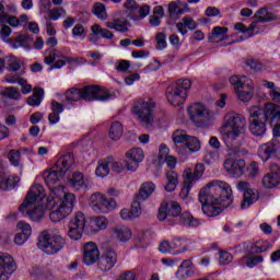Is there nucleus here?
Returning a JSON list of instances; mask_svg holds the SVG:
<instances>
[{"label": "nucleus", "mask_w": 280, "mask_h": 280, "mask_svg": "<svg viewBox=\"0 0 280 280\" xmlns=\"http://www.w3.org/2000/svg\"><path fill=\"white\" fill-rule=\"evenodd\" d=\"M145 159V155L143 154V150L137 148V149H130L126 152V168L128 172H137V168L139 167V163Z\"/></svg>", "instance_id": "dca6fc26"}, {"label": "nucleus", "mask_w": 280, "mask_h": 280, "mask_svg": "<svg viewBox=\"0 0 280 280\" xmlns=\"http://www.w3.org/2000/svg\"><path fill=\"white\" fill-rule=\"evenodd\" d=\"M188 115L190 117V121H192L197 128H208L211 114H209V109H206L202 103H195L190 105L188 107Z\"/></svg>", "instance_id": "0eeeda50"}, {"label": "nucleus", "mask_w": 280, "mask_h": 280, "mask_svg": "<svg viewBox=\"0 0 280 280\" xmlns=\"http://www.w3.org/2000/svg\"><path fill=\"white\" fill-rule=\"evenodd\" d=\"M45 187L40 184L33 185L28 191V194L25 197V200L22 205L19 207V211L24 212L27 210V207H32L34 202H38L40 200L45 199Z\"/></svg>", "instance_id": "f8f14e48"}, {"label": "nucleus", "mask_w": 280, "mask_h": 280, "mask_svg": "<svg viewBox=\"0 0 280 280\" xmlns=\"http://www.w3.org/2000/svg\"><path fill=\"white\" fill-rule=\"evenodd\" d=\"M262 185L266 189H272L277 185H279V175L277 174H267L262 178Z\"/></svg>", "instance_id": "09e8293b"}, {"label": "nucleus", "mask_w": 280, "mask_h": 280, "mask_svg": "<svg viewBox=\"0 0 280 280\" xmlns=\"http://www.w3.org/2000/svg\"><path fill=\"white\" fill-rule=\"evenodd\" d=\"M9 161L11 165L19 167V165H21V152L19 150H11L9 152Z\"/></svg>", "instance_id": "4d7b16f0"}, {"label": "nucleus", "mask_w": 280, "mask_h": 280, "mask_svg": "<svg viewBox=\"0 0 280 280\" xmlns=\"http://www.w3.org/2000/svg\"><path fill=\"white\" fill-rule=\"evenodd\" d=\"M196 27H198V24L191 16H184L183 22L176 23V28L182 36L187 35V28L194 31Z\"/></svg>", "instance_id": "f704fd0d"}, {"label": "nucleus", "mask_w": 280, "mask_h": 280, "mask_svg": "<svg viewBox=\"0 0 280 280\" xmlns=\"http://www.w3.org/2000/svg\"><path fill=\"white\" fill-rule=\"evenodd\" d=\"M65 176V171L58 170H47L43 173V178L48 187V189L52 188L60 178Z\"/></svg>", "instance_id": "bb28decb"}, {"label": "nucleus", "mask_w": 280, "mask_h": 280, "mask_svg": "<svg viewBox=\"0 0 280 280\" xmlns=\"http://www.w3.org/2000/svg\"><path fill=\"white\" fill-rule=\"evenodd\" d=\"M38 246L46 255H56L65 246V238L60 235H51L49 231H44L38 237Z\"/></svg>", "instance_id": "423d86ee"}, {"label": "nucleus", "mask_w": 280, "mask_h": 280, "mask_svg": "<svg viewBox=\"0 0 280 280\" xmlns=\"http://www.w3.org/2000/svg\"><path fill=\"white\" fill-rule=\"evenodd\" d=\"M258 23H270L272 21H279V16L268 11V8H260L254 15Z\"/></svg>", "instance_id": "2f4dec72"}, {"label": "nucleus", "mask_w": 280, "mask_h": 280, "mask_svg": "<svg viewBox=\"0 0 280 280\" xmlns=\"http://www.w3.org/2000/svg\"><path fill=\"white\" fill-rule=\"evenodd\" d=\"M228 32H229L228 27L215 26L212 30L211 36L209 37L210 43H218L219 40H223Z\"/></svg>", "instance_id": "c03bdc74"}, {"label": "nucleus", "mask_w": 280, "mask_h": 280, "mask_svg": "<svg viewBox=\"0 0 280 280\" xmlns=\"http://www.w3.org/2000/svg\"><path fill=\"white\" fill-rule=\"evenodd\" d=\"M267 121L262 118L261 114L257 110V106L249 109V132L254 137H264L266 135Z\"/></svg>", "instance_id": "1a4fd4ad"}, {"label": "nucleus", "mask_w": 280, "mask_h": 280, "mask_svg": "<svg viewBox=\"0 0 280 280\" xmlns=\"http://www.w3.org/2000/svg\"><path fill=\"white\" fill-rule=\"evenodd\" d=\"M54 168L57 170V172H69L71 170V153H66L65 155L60 156L59 161H57L54 165Z\"/></svg>", "instance_id": "a19ab883"}, {"label": "nucleus", "mask_w": 280, "mask_h": 280, "mask_svg": "<svg viewBox=\"0 0 280 280\" xmlns=\"http://www.w3.org/2000/svg\"><path fill=\"white\" fill-rule=\"evenodd\" d=\"M150 10H151L150 5L143 4L141 7L138 5L137 12H138L140 19H145V16H148L150 14Z\"/></svg>", "instance_id": "774afa93"}, {"label": "nucleus", "mask_w": 280, "mask_h": 280, "mask_svg": "<svg viewBox=\"0 0 280 280\" xmlns=\"http://www.w3.org/2000/svg\"><path fill=\"white\" fill-rule=\"evenodd\" d=\"M19 183H21V177L16 175L5 176V173H2V177H0V189L2 191H11Z\"/></svg>", "instance_id": "c756f323"}, {"label": "nucleus", "mask_w": 280, "mask_h": 280, "mask_svg": "<svg viewBox=\"0 0 280 280\" xmlns=\"http://www.w3.org/2000/svg\"><path fill=\"white\" fill-rule=\"evenodd\" d=\"M236 189H238V191H243L241 209H248V207H250V205H253L258 198L257 190L250 189V184H248V182H237Z\"/></svg>", "instance_id": "ddd939ff"}, {"label": "nucleus", "mask_w": 280, "mask_h": 280, "mask_svg": "<svg viewBox=\"0 0 280 280\" xmlns=\"http://www.w3.org/2000/svg\"><path fill=\"white\" fill-rule=\"evenodd\" d=\"M100 261V249L97 245L93 242H88L83 246V264L85 266H93Z\"/></svg>", "instance_id": "a211bd4d"}, {"label": "nucleus", "mask_w": 280, "mask_h": 280, "mask_svg": "<svg viewBox=\"0 0 280 280\" xmlns=\"http://www.w3.org/2000/svg\"><path fill=\"white\" fill-rule=\"evenodd\" d=\"M115 264H117V253L113 249H107L98 260V268L102 272H108V270L115 268Z\"/></svg>", "instance_id": "412c9836"}, {"label": "nucleus", "mask_w": 280, "mask_h": 280, "mask_svg": "<svg viewBox=\"0 0 280 280\" xmlns=\"http://www.w3.org/2000/svg\"><path fill=\"white\" fill-rule=\"evenodd\" d=\"M3 95L4 97H9V100H21V91L14 86L5 88Z\"/></svg>", "instance_id": "6e6d98bb"}, {"label": "nucleus", "mask_w": 280, "mask_h": 280, "mask_svg": "<svg viewBox=\"0 0 280 280\" xmlns=\"http://www.w3.org/2000/svg\"><path fill=\"white\" fill-rule=\"evenodd\" d=\"M223 167L226 172L230 173L233 178H240L244 176V170L246 167V162L244 160H233L232 158H228L224 161Z\"/></svg>", "instance_id": "f3484780"}, {"label": "nucleus", "mask_w": 280, "mask_h": 280, "mask_svg": "<svg viewBox=\"0 0 280 280\" xmlns=\"http://www.w3.org/2000/svg\"><path fill=\"white\" fill-rule=\"evenodd\" d=\"M18 229H20V231H22L21 233L28 237L32 235V226L26 222L20 221L18 223Z\"/></svg>", "instance_id": "69168bd1"}, {"label": "nucleus", "mask_w": 280, "mask_h": 280, "mask_svg": "<svg viewBox=\"0 0 280 280\" xmlns=\"http://www.w3.org/2000/svg\"><path fill=\"white\" fill-rule=\"evenodd\" d=\"M156 40V49L163 50L165 47H167L166 36L164 33H158L155 35Z\"/></svg>", "instance_id": "052dcab7"}, {"label": "nucleus", "mask_w": 280, "mask_h": 280, "mask_svg": "<svg viewBox=\"0 0 280 280\" xmlns=\"http://www.w3.org/2000/svg\"><path fill=\"white\" fill-rule=\"evenodd\" d=\"M186 12H189V4L187 2L176 0L168 4V18L174 21H178Z\"/></svg>", "instance_id": "5701e85b"}, {"label": "nucleus", "mask_w": 280, "mask_h": 280, "mask_svg": "<svg viewBox=\"0 0 280 280\" xmlns=\"http://www.w3.org/2000/svg\"><path fill=\"white\" fill-rule=\"evenodd\" d=\"M198 198L201 205H222V209H229L233 205V189L226 182L212 180L200 189Z\"/></svg>", "instance_id": "f257e3e1"}, {"label": "nucleus", "mask_w": 280, "mask_h": 280, "mask_svg": "<svg viewBox=\"0 0 280 280\" xmlns=\"http://www.w3.org/2000/svg\"><path fill=\"white\" fill-rule=\"evenodd\" d=\"M231 261H233V255L229 252L220 253L219 264H221V266H226V264H231Z\"/></svg>", "instance_id": "0e129e2a"}, {"label": "nucleus", "mask_w": 280, "mask_h": 280, "mask_svg": "<svg viewBox=\"0 0 280 280\" xmlns=\"http://www.w3.org/2000/svg\"><path fill=\"white\" fill-rule=\"evenodd\" d=\"M230 84L234 86L235 93H248V91H253V80L246 77L232 75L230 78Z\"/></svg>", "instance_id": "4be33fe9"}, {"label": "nucleus", "mask_w": 280, "mask_h": 280, "mask_svg": "<svg viewBox=\"0 0 280 280\" xmlns=\"http://www.w3.org/2000/svg\"><path fill=\"white\" fill-rule=\"evenodd\" d=\"M95 174L100 178H106V176H108V174H110V168L108 167V162L100 161L98 165L95 170Z\"/></svg>", "instance_id": "603ef678"}, {"label": "nucleus", "mask_w": 280, "mask_h": 280, "mask_svg": "<svg viewBox=\"0 0 280 280\" xmlns=\"http://www.w3.org/2000/svg\"><path fill=\"white\" fill-rule=\"evenodd\" d=\"M86 224V217H84V212L79 211L74 214L72 219L71 225V240L78 241L82 237V233H84V226Z\"/></svg>", "instance_id": "6ab92c4d"}, {"label": "nucleus", "mask_w": 280, "mask_h": 280, "mask_svg": "<svg viewBox=\"0 0 280 280\" xmlns=\"http://www.w3.org/2000/svg\"><path fill=\"white\" fill-rule=\"evenodd\" d=\"M236 94L241 102H250V100H253V96L255 95V91L249 90L247 92H237Z\"/></svg>", "instance_id": "e2e57ef3"}, {"label": "nucleus", "mask_w": 280, "mask_h": 280, "mask_svg": "<svg viewBox=\"0 0 280 280\" xmlns=\"http://www.w3.org/2000/svg\"><path fill=\"white\" fill-rule=\"evenodd\" d=\"M202 174H205V164L198 163L195 165L194 170L186 168L183 173V178L194 184L202 178Z\"/></svg>", "instance_id": "a878e982"}, {"label": "nucleus", "mask_w": 280, "mask_h": 280, "mask_svg": "<svg viewBox=\"0 0 280 280\" xmlns=\"http://www.w3.org/2000/svg\"><path fill=\"white\" fill-rule=\"evenodd\" d=\"M191 187H194V183L187 179H184V187L179 192L180 198H184V199L187 198V196H189V192L191 191Z\"/></svg>", "instance_id": "680f3d73"}, {"label": "nucleus", "mask_w": 280, "mask_h": 280, "mask_svg": "<svg viewBox=\"0 0 280 280\" xmlns=\"http://www.w3.org/2000/svg\"><path fill=\"white\" fill-rule=\"evenodd\" d=\"M191 259H194V257L183 260L175 273L176 279L187 280L196 276V268L194 267V262L191 261Z\"/></svg>", "instance_id": "aec40b11"}, {"label": "nucleus", "mask_w": 280, "mask_h": 280, "mask_svg": "<svg viewBox=\"0 0 280 280\" xmlns=\"http://www.w3.org/2000/svg\"><path fill=\"white\" fill-rule=\"evenodd\" d=\"M256 110L260 114V117L269 124V126L280 124V106L278 104L266 103L264 108L256 106Z\"/></svg>", "instance_id": "9b49d317"}, {"label": "nucleus", "mask_w": 280, "mask_h": 280, "mask_svg": "<svg viewBox=\"0 0 280 280\" xmlns=\"http://www.w3.org/2000/svg\"><path fill=\"white\" fill-rule=\"evenodd\" d=\"M86 34H89V28L83 26L82 24H75L72 28L73 38H79L80 40H84L86 38Z\"/></svg>", "instance_id": "3c124183"}, {"label": "nucleus", "mask_w": 280, "mask_h": 280, "mask_svg": "<svg viewBox=\"0 0 280 280\" xmlns=\"http://www.w3.org/2000/svg\"><path fill=\"white\" fill-rule=\"evenodd\" d=\"M141 217V200H138L137 198L131 203V208H125L120 211V218L122 220H135L137 218Z\"/></svg>", "instance_id": "393cba45"}, {"label": "nucleus", "mask_w": 280, "mask_h": 280, "mask_svg": "<svg viewBox=\"0 0 280 280\" xmlns=\"http://www.w3.org/2000/svg\"><path fill=\"white\" fill-rule=\"evenodd\" d=\"M5 65L8 71H10L11 73H16V71H21V59L12 55L5 57Z\"/></svg>", "instance_id": "a18cd8bd"}, {"label": "nucleus", "mask_w": 280, "mask_h": 280, "mask_svg": "<svg viewBox=\"0 0 280 280\" xmlns=\"http://www.w3.org/2000/svg\"><path fill=\"white\" fill-rule=\"evenodd\" d=\"M188 139H189V135H187V131L185 130L178 129L173 133L174 143H187Z\"/></svg>", "instance_id": "864d4df0"}, {"label": "nucleus", "mask_w": 280, "mask_h": 280, "mask_svg": "<svg viewBox=\"0 0 280 280\" xmlns=\"http://www.w3.org/2000/svg\"><path fill=\"white\" fill-rule=\"evenodd\" d=\"M106 27H108V30H115L116 32L126 33L130 30V22L124 18H117L113 22H107Z\"/></svg>", "instance_id": "72a5a7b5"}, {"label": "nucleus", "mask_w": 280, "mask_h": 280, "mask_svg": "<svg viewBox=\"0 0 280 280\" xmlns=\"http://www.w3.org/2000/svg\"><path fill=\"white\" fill-rule=\"evenodd\" d=\"M23 73H25V72H22L21 74H19V73H15V74H7V75L4 77V80H5V82H8L9 84H21V81L25 79V78L21 77V75H23Z\"/></svg>", "instance_id": "bf43d9fd"}, {"label": "nucleus", "mask_w": 280, "mask_h": 280, "mask_svg": "<svg viewBox=\"0 0 280 280\" xmlns=\"http://www.w3.org/2000/svg\"><path fill=\"white\" fill-rule=\"evenodd\" d=\"M20 213L31 218L33 222H40L45 215V208L43 206H37L33 210H30V207H26V210L24 212L20 211Z\"/></svg>", "instance_id": "58836bf2"}, {"label": "nucleus", "mask_w": 280, "mask_h": 280, "mask_svg": "<svg viewBox=\"0 0 280 280\" xmlns=\"http://www.w3.org/2000/svg\"><path fill=\"white\" fill-rule=\"evenodd\" d=\"M223 141L230 150H237L244 141L246 118L241 114L230 113L225 116L223 125Z\"/></svg>", "instance_id": "7ed1b4c3"}, {"label": "nucleus", "mask_w": 280, "mask_h": 280, "mask_svg": "<svg viewBox=\"0 0 280 280\" xmlns=\"http://www.w3.org/2000/svg\"><path fill=\"white\" fill-rule=\"evenodd\" d=\"M124 135V126L119 121H115L112 124L109 128V139L113 141H119Z\"/></svg>", "instance_id": "37998d69"}, {"label": "nucleus", "mask_w": 280, "mask_h": 280, "mask_svg": "<svg viewBox=\"0 0 280 280\" xmlns=\"http://www.w3.org/2000/svg\"><path fill=\"white\" fill-rule=\"evenodd\" d=\"M189 89H191V80L179 79L166 88V98L172 106H180L187 101Z\"/></svg>", "instance_id": "39448f33"}, {"label": "nucleus", "mask_w": 280, "mask_h": 280, "mask_svg": "<svg viewBox=\"0 0 280 280\" xmlns=\"http://www.w3.org/2000/svg\"><path fill=\"white\" fill-rule=\"evenodd\" d=\"M158 219L160 222H166L168 226H174L176 224L186 226L187 229H196V226H200V221L194 218L191 213L183 212V208L177 201L162 205L158 212Z\"/></svg>", "instance_id": "f03ea898"}, {"label": "nucleus", "mask_w": 280, "mask_h": 280, "mask_svg": "<svg viewBox=\"0 0 280 280\" xmlns=\"http://www.w3.org/2000/svg\"><path fill=\"white\" fill-rule=\"evenodd\" d=\"M90 206L95 213H110V211L117 208V201L113 198H106V196L96 192L90 197Z\"/></svg>", "instance_id": "6e6552de"}, {"label": "nucleus", "mask_w": 280, "mask_h": 280, "mask_svg": "<svg viewBox=\"0 0 280 280\" xmlns=\"http://www.w3.org/2000/svg\"><path fill=\"white\" fill-rule=\"evenodd\" d=\"M27 40H30L28 35H19L15 38H8L7 43L10 44V47H12V49H21V47H24V49H30Z\"/></svg>", "instance_id": "ea45409f"}, {"label": "nucleus", "mask_w": 280, "mask_h": 280, "mask_svg": "<svg viewBox=\"0 0 280 280\" xmlns=\"http://www.w3.org/2000/svg\"><path fill=\"white\" fill-rule=\"evenodd\" d=\"M71 214V206L69 203H60L58 209L51 211L49 218L51 222H60Z\"/></svg>", "instance_id": "cd10ccee"}, {"label": "nucleus", "mask_w": 280, "mask_h": 280, "mask_svg": "<svg viewBox=\"0 0 280 280\" xmlns=\"http://www.w3.org/2000/svg\"><path fill=\"white\" fill-rule=\"evenodd\" d=\"M155 190H156V185H154V183L144 182L140 186L138 194H136V198L141 202H145V200H148V198H150Z\"/></svg>", "instance_id": "c85d7f7f"}, {"label": "nucleus", "mask_w": 280, "mask_h": 280, "mask_svg": "<svg viewBox=\"0 0 280 280\" xmlns=\"http://www.w3.org/2000/svg\"><path fill=\"white\" fill-rule=\"evenodd\" d=\"M44 97H45V90H43V88H35L33 90V94L26 100V104L33 107L40 106Z\"/></svg>", "instance_id": "4c0bfd02"}, {"label": "nucleus", "mask_w": 280, "mask_h": 280, "mask_svg": "<svg viewBox=\"0 0 280 280\" xmlns=\"http://www.w3.org/2000/svg\"><path fill=\"white\" fill-rule=\"evenodd\" d=\"M279 151V145L277 142L271 141L265 144H261L258 149V156L261 161H270L273 156H277V152Z\"/></svg>", "instance_id": "b1692460"}, {"label": "nucleus", "mask_w": 280, "mask_h": 280, "mask_svg": "<svg viewBox=\"0 0 280 280\" xmlns=\"http://www.w3.org/2000/svg\"><path fill=\"white\" fill-rule=\"evenodd\" d=\"M92 34L102 36V38H106L107 40H113L115 35L107 28H102L100 24L92 25Z\"/></svg>", "instance_id": "49530a36"}, {"label": "nucleus", "mask_w": 280, "mask_h": 280, "mask_svg": "<svg viewBox=\"0 0 280 280\" xmlns=\"http://www.w3.org/2000/svg\"><path fill=\"white\" fill-rule=\"evenodd\" d=\"M246 67H249L252 69V71H260L261 70V63H259V61L249 58L246 59L245 61Z\"/></svg>", "instance_id": "338daca9"}, {"label": "nucleus", "mask_w": 280, "mask_h": 280, "mask_svg": "<svg viewBox=\"0 0 280 280\" xmlns=\"http://www.w3.org/2000/svg\"><path fill=\"white\" fill-rule=\"evenodd\" d=\"M71 189L72 191H82L86 189V179L82 172H73L71 177Z\"/></svg>", "instance_id": "473e14b6"}, {"label": "nucleus", "mask_w": 280, "mask_h": 280, "mask_svg": "<svg viewBox=\"0 0 280 280\" xmlns=\"http://www.w3.org/2000/svg\"><path fill=\"white\" fill-rule=\"evenodd\" d=\"M113 97H115V94L102 85H85L82 89H71V102H79V100H84V102H108Z\"/></svg>", "instance_id": "20e7f679"}, {"label": "nucleus", "mask_w": 280, "mask_h": 280, "mask_svg": "<svg viewBox=\"0 0 280 280\" xmlns=\"http://www.w3.org/2000/svg\"><path fill=\"white\" fill-rule=\"evenodd\" d=\"M114 235L119 242H128L132 237V232L128 228L114 229Z\"/></svg>", "instance_id": "8fccbe9b"}, {"label": "nucleus", "mask_w": 280, "mask_h": 280, "mask_svg": "<svg viewBox=\"0 0 280 280\" xmlns=\"http://www.w3.org/2000/svg\"><path fill=\"white\" fill-rule=\"evenodd\" d=\"M244 259H246V265L248 268H255L257 264L264 262V256H254L250 257L249 255L245 256Z\"/></svg>", "instance_id": "13d9d810"}, {"label": "nucleus", "mask_w": 280, "mask_h": 280, "mask_svg": "<svg viewBox=\"0 0 280 280\" xmlns=\"http://www.w3.org/2000/svg\"><path fill=\"white\" fill-rule=\"evenodd\" d=\"M166 185L164 186L165 191L172 194V191H176V187H178V173L173 170H168L165 173Z\"/></svg>", "instance_id": "c9c22d12"}, {"label": "nucleus", "mask_w": 280, "mask_h": 280, "mask_svg": "<svg viewBox=\"0 0 280 280\" xmlns=\"http://www.w3.org/2000/svg\"><path fill=\"white\" fill-rule=\"evenodd\" d=\"M49 196L47 198V203L51 205L54 200H59L60 205L71 206V192L65 186H52L49 188Z\"/></svg>", "instance_id": "2eb2a0df"}, {"label": "nucleus", "mask_w": 280, "mask_h": 280, "mask_svg": "<svg viewBox=\"0 0 280 280\" xmlns=\"http://www.w3.org/2000/svg\"><path fill=\"white\" fill-rule=\"evenodd\" d=\"M186 148H188L190 152H198V150H200V140L196 137L188 136Z\"/></svg>", "instance_id": "5fc2aeb1"}, {"label": "nucleus", "mask_w": 280, "mask_h": 280, "mask_svg": "<svg viewBox=\"0 0 280 280\" xmlns=\"http://www.w3.org/2000/svg\"><path fill=\"white\" fill-rule=\"evenodd\" d=\"M154 108H156V103L150 98L147 102L138 103L133 107V113L139 117L144 126H150V124L154 121V116L152 115Z\"/></svg>", "instance_id": "9d476101"}, {"label": "nucleus", "mask_w": 280, "mask_h": 280, "mask_svg": "<svg viewBox=\"0 0 280 280\" xmlns=\"http://www.w3.org/2000/svg\"><path fill=\"white\" fill-rule=\"evenodd\" d=\"M201 210L208 218H218L222 213V203H201Z\"/></svg>", "instance_id": "e433bc0d"}, {"label": "nucleus", "mask_w": 280, "mask_h": 280, "mask_svg": "<svg viewBox=\"0 0 280 280\" xmlns=\"http://www.w3.org/2000/svg\"><path fill=\"white\" fill-rule=\"evenodd\" d=\"M16 271V262L9 254L0 252V280L10 279V275Z\"/></svg>", "instance_id": "4468645a"}, {"label": "nucleus", "mask_w": 280, "mask_h": 280, "mask_svg": "<svg viewBox=\"0 0 280 280\" xmlns=\"http://www.w3.org/2000/svg\"><path fill=\"white\" fill-rule=\"evenodd\" d=\"M270 249V242L268 241H257L255 243H252L250 246V253H266V250Z\"/></svg>", "instance_id": "de8ad7c7"}, {"label": "nucleus", "mask_w": 280, "mask_h": 280, "mask_svg": "<svg viewBox=\"0 0 280 280\" xmlns=\"http://www.w3.org/2000/svg\"><path fill=\"white\" fill-rule=\"evenodd\" d=\"M92 14L98 19V21H106L108 19V12L106 5L102 2H95L91 9Z\"/></svg>", "instance_id": "79ce46f5"}, {"label": "nucleus", "mask_w": 280, "mask_h": 280, "mask_svg": "<svg viewBox=\"0 0 280 280\" xmlns=\"http://www.w3.org/2000/svg\"><path fill=\"white\" fill-rule=\"evenodd\" d=\"M108 226V220L106 217H97L90 221V225L88 228V233L95 235V233H100V231H104Z\"/></svg>", "instance_id": "7c9ffc66"}]
</instances>
